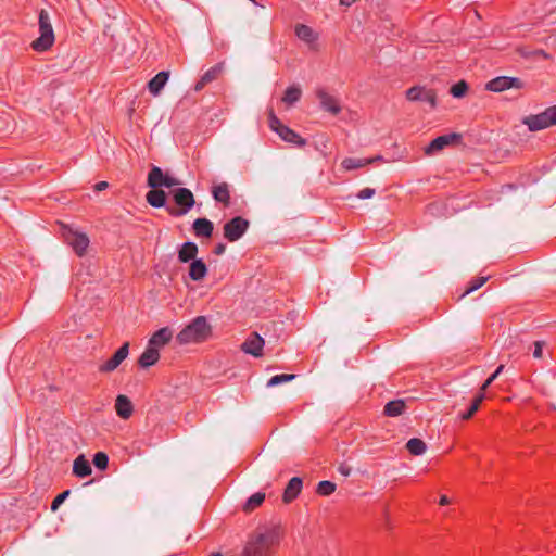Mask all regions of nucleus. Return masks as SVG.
Returning <instances> with one entry per match:
<instances>
[{
	"mask_svg": "<svg viewBox=\"0 0 556 556\" xmlns=\"http://www.w3.org/2000/svg\"><path fill=\"white\" fill-rule=\"evenodd\" d=\"M460 140V135L456 132H451L446 135L439 136L434 138L426 148L425 154L433 155L440 151H442L447 146H451Z\"/></svg>",
	"mask_w": 556,
	"mask_h": 556,
	"instance_id": "nucleus-12",
	"label": "nucleus"
},
{
	"mask_svg": "<svg viewBox=\"0 0 556 556\" xmlns=\"http://www.w3.org/2000/svg\"><path fill=\"white\" fill-rule=\"evenodd\" d=\"M226 244L225 243H217L214 248V253L216 255H222L225 253Z\"/></svg>",
	"mask_w": 556,
	"mask_h": 556,
	"instance_id": "nucleus-44",
	"label": "nucleus"
},
{
	"mask_svg": "<svg viewBox=\"0 0 556 556\" xmlns=\"http://www.w3.org/2000/svg\"><path fill=\"white\" fill-rule=\"evenodd\" d=\"M199 249L198 245L192 241L182 243L178 249V261L180 263H188L197 260Z\"/></svg>",
	"mask_w": 556,
	"mask_h": 556,
	"instance_id": "nucleus-20",
	"label": "nucleus"
},
{
	"mask_svg": "<svg viewBox=\"0 0 556 556\" xmlns=\"http://www.w3.org/2000/svg\"><path fill=\"white\" fill-rule=\"evenodd\" d=\"M129 343L125 342L114 355L99 366L100 372H112L114 371L128 356Z\"/></svg>",
	"mask_w": 556,
	"mask_h": 556,
	"instance_id": "nucleus-13",
	"label": "nucleus"
},
{
	"mask_svg": "<svg viewBox=\"0 0 556 556\" xmlns=\"http://www.w3.org/2000/svg\"><path fill=\"white\" fill-rule=\"evenodd\" d=\"M375 162V159H356V157H345L341 165L345 170H353L366 165H369Z\"/></svg>",
	"mask_w": 556,
	"mask_h": 556,
	"instance_id": "nucleus-29",
	"label": "nucleus"
},
{
	"mask_svg": "<svg viewBox=\"0 0 556 556\" xmlns=\"http://www.w3.org/2000/svg\"><path fill=\"white\" fill-rule=\"evenodd\" d=\"M39 37L31 42V48L37 52L49 50L55 40L51 17L46 10H40L38 14Z\"/></svg>",
	"mask_w": 556,
	"mask_h": 556,
	"instance_id": "nucleus-3",
	"label": "nucleus"
},
{
	"mask_svg": "<svg viewBox=\"0 0 556 556\" xmlns=\"http://www.w3.org/2000/svg\"><path fill=\"white\" fill-rule=\"evenodd\" d=\"M70 495V490H66L59 494L51 504V509L56 510L58 507L64 502V500Z\"/></svg>",
	"mask_w": 556,
	"mask_h": 556,
	"instance_id": "nucleus-40",
	"label": "nucleus"
},
{
	"mask_svg": "<svg viewBox=\"0 0 556 556\" xmlns=\"http://www.w3.org/2000/svg\"><path fill=\"white\" fill-rule=\"evenodd\" d=\"M213 198L215 201L223 203L228 206L230 203V191L227 182H220L213 187Z\"/></svg>",
	"mask_w": 556,
	"mask_h": 556,
	"instance_id": "nucleus-26",
	"label": "nucleus"
},
{
	"mask_svg": "<svg viewBox=\"0 0 556 556\" xmlns=\"http://www.w3.org/2000/svg\"><path fill=\"white\" fill-rule=\"evenodd\" d=\"M212 334V327L205 316H198L186 325L176 336L179 344L201 343Z\"/></svg>",
	"mask_w": 556,
	"mask_h": 556,
	"instance_id": "nucleus-2",
	"label": "nucleus"
},
{
	"mask_svg": "<svg viewBox=\"0 0 556 556\" xmlns=\"http://www.w3.org/2000/svg\"><path fill=\"white\" fill-rule=\"evenodd\" d=\"M280 540L281 530L278 526L258 527L249 535L241 556H274Z\"/></svg>",
	"mask_w": 556,
	"mask_h": 556,
	"instance_id": "nucleus-1",
	"label": "nucleus"
},
{
	"mask_svg": "<svg viewBox=\"0 0 556 556\" xmlns=\"http://www.w3.org/2000/svg\"><path fill=\"white\" fill-rule=\"evenodd\" d=\"M317 493L321 496H328L336 491V484L331 481H320L316 489Z\"/></svg>",
	"mask_w": 556,
	"mask_h": 556,
	"instance_id": "nucleus-35",
	"label": "nucleus"
},
{
	"mask_svg": "<svg viewBox=\"0 0 556 556\" xmlns=\"http://www.w3.org/2000/svg\"><path fill=\"white\" fill-rule=\"evenodd\" d=\"M294 378H295V375H292V374L275 375L267 381V387H276L283 382H289V381L293 380Z\"/></svg>",
	"mask_w": 556,
	"mask_h": 556,
	"instance_id": "nucleus-36",
	"label": "nucleus"
},
{
	"mask_svg": "<svg viewBox=\"0 0 556 556\" xmlns=\"http://www.w3.org/2000/svg\"><path fill=\"white\" fill-rule=\"evenodd\" d=\"M93 464L99 469H105L109 464V457L103 452H98L93 456Z\"/></svg>",
	"mask_w": 556,
	"mask_h": 556,
	"instance_id": "nucleus-39",
	"label": "nucleus"
},
{
	"mask_svg": "<svg viewBox=\"0 0 556 556\" xmlns=\"http://www.w3.org/2000/svg\"><path fill=\"white\" fill-rule=\"evenodd\" d=\"M489 279V276H481V277H478L476 279H473L469 287L465 290V292L462 294V296H465L476 290H478L479 288H481Z\"/></svg>",
	"mask_w": 556,
	"mask_h": 556,
	"instance_id": "nucleus-37",
	"label": "nucleus"
},
{
	"mask_svg": "<svg viewBox=\"0 0 556 556\" xmlns=\"http://www.w3.org/2000/svg\"><path fill=\"white\" fill-rule=\"evenodd\" d=\"M62 235L65 242L78 256L85 255L90 243L89 238L85 232L78 231L72 227H64Z\"/></svg>",
	"mask_w": 556,
	"mask_h": 556,
	"instance_id": "nucleus-7",
	"label": "nucleus"
},
{
	"mask_svg": "<svg viewBox=\"0 0 556 556\" xmlns=\"http://www.w3.org/2000/svg\"><path fill=\"white\" fill-rule=\"evenodd\" d=\"M493 381H494V376H490V377L484 381V383L482 384L480 393H483V394H484V391L489 388V386H490Z\"/></svg>",
	"mask_w": 556,
	"mask_h": 556,
	"instance_id": "nucleus-45",
	"label": "nucleus"
},
{
	"mask_svg": "<svg viewBox=\"0 0 556 556\" xmlns=\"http://www.w3.org/2000/svg\"><path fill=\"white\" fill-rule=\"evenodd\" d=\"M210 556H223V555L219 552H215V553H212Z\"/></svg>",
	"mask_w": 556,
	"mask_h": 556,
	"instance_id": "nucleus-52",
	"label": "nucleus"
},
{
	"mask_svg": "<svg viewBox=\"0 0 556 556\" xmlns=\"http://www.w3.org/2000/svg\"><path fill=\"white\" fill-rule=\"evenodd\" d=\"M406 97L409 101H421L430 105L431 109L435 106V93L431 89L415 86L406 91Z\"/></svg>",
	"mask_w": 556,
	"mask_h": 556,
	"instance_id": "nucleus-14",
	"label": "nucleus"
},
{
	"mask_svg": "<svg viewBox=\"0 0 556 556\" xmlns=\"http://www.w3.org/2000/svg\"><path fill=\"white\" fill-rule=\"evenodd\" d=\"M147 184L151 189H160L162 187L172 188L178 186L180 181L165 174L159 166L153 165L148 174Z\"/></svg>",
	"mask_w": 556,
	"mask_h": 556,
	"instance_id": "nucleus-8",
	"label": "nucleus"
},
{
	"mask_svg": "<svg viewBox=\"0 0 556 556\" xmlns=\"http://www.w3.org/2000/svg\"><path fill=\"white\" fill-rule=\"evenodd\" d=\"M302 486H303V481L301 478L293 477L292 479H290V481L288 482V484L283 491L282 501L285 503H291L293 500H295L298 497V495L300 494V492L302 490Z\"/></svg>",
	"mask_w": 556,
	"mask_h": 556,
	"instance_id": "nucleus-19",
	"label": "nucleus"
},
{
	"mask_svg": "<svg viewBox=\"0 0 556 556\" xmlns=\"http://www.w3.org/2000/svg\"><path fill=\"white\" fill-rule=\"evenodd\" d=\"M467 90H468V85L466 84V81L462 80L452 86L451 94L454 98H462L466 94Z\"/></svg>",
	"mask_w": 556,
	"mask_h": 556,
	"instance_id": "nucleus-38",
	"label": "nucleus"
},
{
	"mask_svg": "<svg viewBox=\"0 0 556 556\" xmlns=\"http://www.w3.org/2000/svg\"><path fill=\"white\" fill-rule=\"evenodd\" d=\"M522 123L528 126L531 131H539L552 125H556V106L547 108L544 112L529 115L523 118Z\"/></svg>",
	"mask_w": 556,
	"mask_h": 556,
	"instance_id": "nucleus-4",
	"label": "nucleus"
},
{
	"mask_svg": "<svg viewBox=\"0 0 556 556\" xmlns=\"http://www.w3.org/2000/svg\"><path fill=\"white\" fill-rule=\"evenodd\" d=\"M294 35L302 41L309 50L317 51L319 49V33L313 27L298 23L294 26Z\"/></svg>",
	"mask_w": 556,
	"mask_h": 556,
	"instance_id": "nucleus-10",
	"label": "nucleus"
},
{
	"mask_svg": "<svg viewBox=\"0 0 556 556\" xmlns=\"http://www.w3.org/2000/svg\"><path fill=\"white\" fill-rule=\"evenodd\" d=\"M224 71V64L218 63L211 68H208L199 79V81L194 86L195 91H201L206 85L216 80Z\"/></svg>",
	"mask_w": 556,
	"mask_h": 556,
	"instance_id": "nucleus-18",
	"label": "nucleus"
},
{
	"mask_svg": "<svg viewBox=\"0 0 556 556\" xmlns=\"http://www.w3.org/2000/svg\"><path fill=\"white\" fill-rule=\"evenodd\" d=\"M115 409L116 414L121 418L128 419L132 414L134 407L130 400L126 395L119 394L115 401Z\"/></svg>",
	"mask_w": 556,
	"mask_h": 556,
	"instance_id": "nucleus-21",
	"label": "nucleus"
},
{
	"mask_svg": "<svg viewBox=\"0 0 556 556\" xmlns=\"http://www.w3.org/2000/svg\"><path fill=\"white\" fill-rule=\"evenodd\" d=\"M174 332L169 327H163L156 330L151 338L149 339L148 344L156 351H160L161 348L165 346L173 339Z\"/></svg>",
	"mask_w": 556,
	"mask_h": 556,
	"instance_id": "nucleus-17",
	"label": "nucleus"
},
{
	"mask_svg": "<svg viewBox=\"0 0 556 556\" xmlns=\"http://www.w3.org/2000/svg\"><path fill=\"white\" fill-rule=\"evenodd\" d=\"M405 408V402L403 400L390 401L384 406V414L390 417L400 416Z\"/></svg>",
	"mask_w": 556,
	"mask_h": 556,
	"instance_id": "nucleus-30",
	"label": "nucleus"
},
{
	"mask_svg": "<svg viewBox=\"0 0 556 556\" xmlns=\"http://www.w3.org/2000/svg\"><path fill=\"white\" fill-rule=\"evenodd\" d=\"M493 381H494V376H490V377L484 381V383L482 384L480 393H483V394H484V391L489 388V386H490Z\"/></svg>",
	"mask_w": 556,
	"mask_h": 556,
	"instance_id": "nucleus-46",
	"label": "nucleus"
},
{
	"mask_svg": "<svg viewBox=\"0 0 556 556\" xmlns=\"http://www.w3.org/2000/svg\"><path fill=\"white\" fill-rule=\"evenodd\" d=\"M264 339L256 332L251 333L241 345V350L245 354H250L254 357L262 355L264 348Z\"/></svg>",
	"mask_w": 556,
	"mask_h": 556,
	"instance_id": "nucleus-15",
	"label": "nucleus"
},
{
	"mask_svg": "<svg viewBox=\"0 0 556 556\" xmlns=\"http://www.w3.org/2000/svg\"><path fill=\"white\" fill-rule=\"evenodd\" d=\"M302 96V90L298 86H290L285 91V94L282 97V101L288 105H293L296 103Z\"/></svg>",
	"mask_w": 556,
	"mask_h": 556,
	"instance_id": "nucleus-32",
	"label": "nucleus"
},
{
	"mask_svg": "<svg viewBox=\"0 0 556 556\" xmlns=\"http://www.w3.org/2000/svg\"><path fill=\"white\" fill-rule=\"evenodd\" d=\"M338 471H339L342 476L348 477V476H350V473H351V468H350L348 465L341 464V465L338 467Z\"/></svg>",
	"mask_w": 556,
	"mask_h": 556,
	"instance_id": "nucleus-43",
	"label": "nucleus"
},
{
	"mask_svg": "<svg viewBox=\"0 0 556 556\" xmlns=\"http://www.w3.org/2000/svg\"><path fill=\"white\" fill-rule=\"evenodd\" d=\"M484 399V394L483 393H479L472 401L470 407L460 414V418L464 419V420H468L470 419L475 413L479 409L480 407V404L482 403Z\"/></svg>",
	"mask_w": 556,
	"mask_h": 556,
	"instance_id": "nucleus-34",
	"label": "nucleus"
},
{
	"mask_svg": "<svg viewBox=\"0 0 556 556\" xmlns=\"http://www.w3.org/2000/svg\"><path fill=\"white\" fill-rule=\"evenodd\" d=\"M376 190L372 188H364L357 193V198L361 200H367L375 195Z\"/></svg>",
	"mask_w": 556,
	"mask_h": 556,
	"instance_id": "nucleus-41",
	"label": "nucleus"
},
{
	"mask_svg": "<svg viewBox=\"0 0 556 556\" xmlns=\"http://www.w3.org/2000/svg\"><path fill=\"white\" fill-rule=\"evenodd\" d=\"M147 202L156 208L165 206L166 193L160 189H152L146 194Z\"/></svg>",
	"mask_w": 556,
	"mask_h": 556,
	"instance_id": "nucleus-27",
	"label": "nucleus"
},
{
	"mask_svg": "<svg viewBox=\"0 0 556 556\" xmlns=\"http://www.w3.org/2000/svg\"><path fill=\"white\" fill-rule=\"evenodd\" d=\"M207 274L206 264L201 258L191 262L189 267V277L193 281L202 280Z\"/></svg>",
	"mask_w": 556,
	"mask_h": 556,
	"instance_id": "nucleus-25",
	"label": "nucleus"
},
{
	"mask_svg": "<svg viewBox=\"0 0 556 556\" xmlns=\"http://www.w3.org/2000/svg\"><path fill=\"white\" fill-rule=\"evenodd\" d=\"M439 503H440V505H447V504H450V498L446 495H442L440 497V502Z\"/></svg>",
	"mask_w": 556,
	"mask_h": 556,
	"instance_id": "nucleus-50",
	"label": "nucleus"
},
{
	"mask_svg": "<svg viewBox=\"0 0 556 556\" xmlns=\"http://www.w3.org/2000/svg\"><path fill=\"white\" fill-rule=\"evenodd\" d=\"M357 0H340V4L344 7H350L355 3Z\"/></svg>",
	"mask_w": 556,
	"mask_h": 556,
	"instance_id": "nucleus-48",
	"label": "nucleus"
},
{
	"mask_svg": "<svg viewBox=\"0 0 556 556\" xmlns=\"http://www.w3.org/2000/svg\"><path fill=\"white\" fill-rule=\"evenodd\" d=\"M504 365H500L496 370L491 375L494 376V380L497 378V376L503 371Z\"/></svg>",
	"mask_w": 556,
	"mask_h": 556,
	"instance_id": "nucleus-49",
	"label": "nucleus"
},
{
	"mask_svg": "<svg viewBox=\"0 0 556 556\" xmlns=\"http://www.w3.org/2000/svg\"><path fill=\"white\" fill-rule=\"evenodd\" d=\"M249 225V220L241 216L231 218L223 228L225 239L230 242L238 241L247 232Z\"/></svg>",
	"mask_w": 556,
	"mask_h": 556,
	"instance_id": "nucleus-9",
	"label": "nucleus"
},
{
	"mask_svg": "<svg viewBox=\"0 0 556 556\" xmlns=\"http://www.w3.org/2000/svg\"><path fill=\"white\" fill-rule=\"evenodd\" d=\"M372 159H375V162L383 160V157L381 155H376Z\"/></svg>",
	"mask_w": 556,
	"mask_h": 556,
	"instance_id": "nucleus-51",
	"label": "nucleus"
},
{
	"mask_svg": "<svg viewBox=\"0 0 556 556\" xmlns=\"http://www.w3.org/2000/svg\"><path fill=\"white\" fill-rule=\"evenodd\" d=\"M406 448L412 455L419 456L426 452L427 445L422 440L418 438H412L407 441Z\"/></svg>",
	"mask_w": 556,
	"mask_h": 556,
	"instance_id": "nucleus-31",
	"label": "nucleus"
},
{
	"mask_svg": "<svg viewBox=\"0 0 556 556\" xmlns=\"http://www.w3.org/2000/svg\"><path fill=\"white\" fill-rule=\"evenodd\" d=\"M160 359V352L156 351V349L150 346L146 348L143 353L140 355L138 359V364L142 368H148L152 365H154Z\"/></svg>",
	"mask_w": 556,
	"mask_h": 556,
	"instance_id": "nucleus-23",
	"label": "nucleus"
},
{
	"mask_svg": "<svg viewBox=\"0 0 556 556\" xmlns=\"http://www.w3.org/2000/svg\"><path fill=\"white\" fill-rule=\"evenodd\" d=\"M169 74L168 72L162 71L157 73L149 83L148 89L153 96H157L161 90L164 88L166 81L168 80Z\"/></svg>",
	"mask_w": 556,
	"mask_h": 556,
	"instance_id": "nucleus-24",
	"label": "nucleus"
},
{
	"mask_svg": "<svg viewBox=\"0 0 556 556\" xmlns=\"http://www.w3.org/2000/svg\"><path fill=\"white\" fill-rule=\"evenodd\" d=\"M269 127L286 142L292 143L296 147H304L306 144L305 139L288 126L283 125L273 112L269 114Z\"/></svg>",
	"mask_w": 556,
	"mask_h": 556,
	"instance_id": "nucleus-5",
	"label": "nucleus"
},
{
	"mask_svg": "<svg viewBox=\"0 0 556 556\" xmlns=\"http://www.w3.org/2000/svg\"><path fill=\"white\" fill-rule=\"evenodd\" d=\"M525 87V83L517 77H508V76H498L491 79L485 88L489 91L493 92H502L507 89H522Z\"/></svg>",
	"mask_w": 556,
	"mask_h": 556,
	"instance_id": "nucleus-11",
	"label": "nucleus"
},
{
	"mask_svg": "<svg viewBox=\"0 0 556 556\" xmlns=\"http://www.w3.org/2000/svg\"><path fill=\"white\" fill-rule=\"evenodd\" d=\"M91 466L84 455H79L73 465V472L79 477L85 478L91 473Z\"/></svg>",
	"mask_w": 556,
	"mask_h": 556,
	"instance_id": "nucleus-28",
	"label": "nucleus"
},
{
	"mask_svg": "<svg viewBox=\"0 0 556 556\" xmlns=\"http://www.w3.org/2000/svg\"><path fill=\"white\" fill-rule=\"evenodd\" d=\"M316 97L318 98L323 110H325L333 115H337L338 113H340L341 106H340L338 100L333 96L329 94L326 91V89L318 88L316 90Z\"/></svg>",
	"mask_w": 556,
	"mask_h": 556,
	"instance_id": "nucleus-16",
	"label": "nucleus"
},
{
	"mask_svg": "<svg viewBox=\"0 0 556 556\" xmlns=\"http://www.w3.org/2000/svg\"><path fill=\"white\" fill-rule=\"evenodd\" d=\"M264 500L265 493L263 492H256L252 494L244 503L243 510L247 513L254 510L255 508L263 504Z\"/></svg>",
	"mask_w": 556,
	"mask_h": 556,
	"instance_id": "nucleus-33",
	"label": "nucleus"
},
{
	"mask_svg": "<svg viewBox=\"0 0 556 556\" xmlns=\"http://www.w3.org/2000/svg\"><path fill=\"white\" fill-rule=\"evenodd\" d=\"M109 184L106 181H99L94 185V190L96 191H102V190H105L108 188Z\"/></svg>",
	"mask_w": 556,
	"mask_h": 556,
	"instance_id": "nucleus-47",
	"label": "nucleus"
},
{
	"mask_svg": "<svg viewBox=\"0 0 556 556\" xmlns=\"http://www.w3.org/2000/svg\"><path fill=\"white\" fill-rule=\"evenodd\" d=\"M542 351H543V342L536 341L534 343L533 356L535 358L542 357Z\"/></svg>",
	"mask_w": 556,
	"mask_h": 556,
	"instance_id": "nucleus-42",
	"label": "nucleus"
},
{
	"mask_svg": "<svg viewBox=\"0 0 556 556\" xmlns=\"http://www.w3.org/2000/svg\"><path fill=\"white\" fill-rule=\"evenodd\" d=\"M192 227L197 237L210 238L214 230L213 223L207 218H197Z\"/></svg>",
	"mask_w": 556,
	"mask_h": 556,
	"instance_id": "nucleus-22",
	"label": "nucleus"
},
{
	"mask_svg": "<svg viewBox=\"0 0 556 556\" xmlns=\"http://www.w3.org/2000/svg\"><path fill=\"white\" fill-rule=\"evenodd\" d=\"M173 198L175 203L179 206L178 208L167 207V212L172 216H184L186 215L194 205V197L192 192L187 188H177L173 191Z\"/></svg>",
	"mask_w": 556,
	"mask_h": 556,
	"instance_id": "nucleus-6",
	"label": "nucleus"
}]
</instances>
